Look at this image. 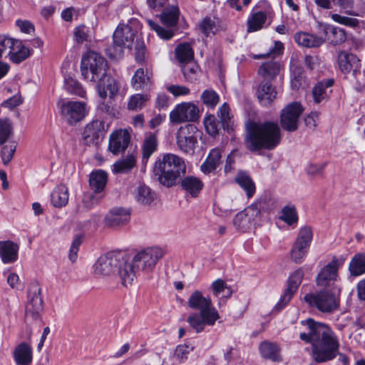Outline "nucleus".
<instances>
[{
    "label": "nucleus",
    "instance_id": "f257e3e1",
    "mask_svg": "<svg viewBox=\"0 0 365 365\" xmlns=\"http://www.w3.org/2000/svg\"><path fill=\"white\" fill-rule=\"evenodd\" d=\"M301 324L307 327L308 332L301 333L299 338L306 343L312 344L311 356L316 363H325L337 356L339 340L327 324L311 318L302 321Z\"/></svg>",
    "mask_w": 365,
    "mask_h": 365
},
{
    "label": "nucleus",
    "instance_id": "f03ea898",
    "mask_svg": "<svg viewBox=\"0 0 365 365\" xmlns=\"http://www.w3.org/2000/svg\"><path fill=\"white\" fill-rule=\"evenodd\" d=\"M281 138V130L277 123L253 122L247 128L245 145L252 152L261 149L272 150L279 144Z\"/></svg>",
    "mask_w": 365,
    "mask_h": 365
},
{
    "label": "nucleus",
    "instance_id": "7ed1b4c3",
    "mask_svg": "<svg viewBox=\"0 0 365 365\" xmlns=\"http://www.w3.org/2000/svg\"><path fill=\"white\" fill-rule=\"evenodd\" d=\"M187 304L191 309L200 311L199 313L190 314L187 319V323L197 333L202 331L206 325H215L220 318L211 298L209 296H204L198 289L190 294Z\"/></svg>",
    "mask_w": 365,
    "mask_h": 365
},
{
    "label": "nucleus",
    "instance_id": "20e7f679",
    "mask_svg": "<svg viewBox=\"0 0 365 365\" xmlns=\"http://www.w3.org/2000/svg\"><path fill=\"white\" fill-rule=\"evenodd\" d=\"M186 164L182 158L166 153L155 162L153 172L161 185L171 187L178 183L181 177L186 173Z\"/></svg>",
    "mask_w": 365,
    "mask_h": 365
},
{
    "label": "nucleus",
    "instance_id": "39448f33",
    "mask_svg": "<svg viewBox=\"0 0 365 365\" xmlns=\"http://www.w3.org/2000/svg\"><path fill=\"white\" fill-rule=\"evenodd\" d=\"M340 292L339 287H331L330 289L321 288L316 292L305 294L304 300L319 312L330 314L339 307Z\"/></svg>",
    "mask_w": 365,
    "mask_h": 365
},
{
    "label": "nucleus",
    "instance_id": "423d86ee",
    "mask_svg": "<svg viewBox=\"0 0 365 365\" xmlns=\"http://www.w3.org/2000/svg\"><path fill=\"white\" fill-rule=\"evenodd\" d=\"M108 64L106 59L99 53L89 51L81 59V71L83 78L91 82H96L107 73Z\"/></svg>",
    "mask_w": 365,
    "mask_h": 365
},
{
    "label": "nucleus",
    "instance_id": "0eeeda50",
    "mask_svg": "<svg viewBox=\"0 0 365 365\" xmlns=\"http://www.w3.org/2000/svg\"><path fill=\"white\" fill-rule=\"evenodd\" d=\"M135 31L128 24H120L113 34V44L106 48V53L113 59L121 58L123 48L129 47L133 42Z\"/></svg>",
    "mask_w": 365,
    "mask_h": 365
},
{
    "label": "nucleus",
    "instance_id": "6e6552de",
    "mask_svg": "<svg viewBox=\"0 0 365 365\" xmlns=\"http://www.w3.org/2000/svg\"><path fill=\"white\" fill-rule=\"evenodd\" d=\"M41 288L36 282L30 284L28 289V302L25 310V322L31 324L38 321L41 318V312L43 309V299L41 297Z\"/></svg>",
    "mask_w": 365,
    "mask_h": 365
},
{
    "label": "nucleus",
    "instance_id": "1a4fd4ad",
    "mask_svg": "<svg viewBox=\"0 0 365 365\" xmlns=\"http://www.w3.org/2000/svg\"><path fill=\"white\" fill-rule=\"evenodd\" d=\"M338 64L339 69L344 74L352 71V76L358 86L364 84V73L361 71L360 59L356 55L340 51L338 54Z\"/></svg>",
    "mask_w": 365,
    "mask_h": 365
},
{
    "label": "nucleus",
    "instance_id": "9d476101",
    "mask_svg": "<svg viewBox=\"0 0 365 365\" xmlns=\"http://www.w3.org/2000/svg\"><path fill=\"white\" fill-rule=\"evenodd\" d=\"M263 207L264 202L262 200L252 204L243 212H240L235 215L233 220L234 225L237 230L245 232L259 217V215Z\"/></svg>",
    "mask_w": 365,
    "mask_h": 365
},
{
    "label": "nucleus",
    "instance_id": "9b49d317",
    "mask_svg": "<svg viewBox=\"0 0 365 365\" xmlns=\"http://www.w3.org/2000/svg\"><path fill=\"white\" fill-rule=\"evenodd\" d=\"M163 252L159 247H150L137 253L133 261L138 270L150 272L163 257Z\"/></svg>",
    "mask_w": 365,
    "mask_h": 365
},
{
    "label": "nucleus",
    "instance_id": "f8f14e48",
    "mask_svg": "<svg viewBox=\"0 0 365 365\" xmlns=\"http://www.w3.org/2000/svg\"><path fill=\"white\" fill-rule=\"evenodd\" d=\"M303 110L304 108L299 102H292L287 105L280 115L282 128L289 132L295 131L298 128L299 120Z\"/></svg>",
    "mask_w": 365,
    "mask_h": 365
},
{
    "label": "nucleus",
    "instance_id": "ddd939ff",
    "mask_svg": "<svg viewBox=\"0 0 365 365\" xmlns=\"http://www.w3.org/2000/svg\"><path fill=\"white\" fill-rule=\"evenodd\" d=\"M199 118V109L192 103H182L170 113V120L174 124L195 121Z\"/></svg>",
    "mask_w": 365,
    "mask_h": 365
},
{
    "label": "nucleus",
    "instance_id": "4468645a",
    "mask_svg": "<svg viewBox=\"0 0 365 365\" xmlns=\"http://www.w3.org/2000/svg\"><path fill=\"white\" fill-rule=\"evenodd\" d=\"M60 108L63 118L70 125L81 120L86 115L85 103L80 101H62Z\"/></svg>",
    "mask_w": 365,
    "mask_h": 365
},
{
    "label": "nucleus",
    "instance_id": "2eb2a0df",
    "mask_svg": "<svg viewBox=\"0 0 365 365\" xmlns=\"http://www.w3.org/2000/svg\"><path fill=\"white\" fill-rule=\"evenodd\" d=\"M120 262V259L114 253L101 255L94 264L96 274L102 277L114 274Z\"/></svg>",
    "mask_w": 365,
    "mask_h": 365
},
{
    "label": "nucleus",
    "instance_id": "dca6fc26",
    "mask_svg": "<svg viewBox=\"0 0 365 365\" xmlns=\"http://www.w3.org/2000/svg\"><path fill=\"white\" fill-rule=\"evenodd\" d=\"M104 123L95 120L87 124L83 133V139L88 145H98L105 135Z\"/></svg>",
    "mask_w": 365,
    "mask_h": 365
},
{
    "label": "nucleus",
    "instance_id": "f3484780",
    "mask_svg": "<svg viewBox=\"0 0 365 365\" xmlns=\"http://www.w3.org/2000/svg\"><path fill=\"white\" fill-rule=\"evenodd\" d=\"M96 89L99 97L105 100L108 96L110 98L113 99L119 91V86L117 81L110 75L106 73L97 81Z\"/></svg>",
    "mask_w": 365,
    "mask_h": 365
},
{
    "label": "nucleus",
    "instance_id": "a211bd4d",
    "mask_svg": "<svg viewBox=\"0 0 365 365\" xmlns=\"http://www.w3.org/2000/svg\"><path fill=\"white\" fill-rule=\"evenodd\" d=\"M130 142V135L126 130H118L109 138V150L114 155L125 152Z\"/></svg>",
    "mask_w": 365,
    "mask_h": 365
},
{
    "label": "nucleus",
    "instance_id": "6ab92c4d",
    "mask_svg": "<svg viewBox=\"0 0 365 365\" xmlns=\"http://www.w3.org/2000/svg\"><path fill=\"white\" fill-rule=\"evenodd\" d=\"M337 265L335 261H332L322 269L319 273L316 282L321 288L330 289L331 287H338L335 284L337 277Z\"/></svg>",
    "mask_w": 365,
    "mask_h": 365
},
{
    "label": "nucleus",
    "instance_id": "aec40b11",
    "mask_svg": "<svg viewBox=\"0 0 365 365\" xmlns=\"http://www.w3.org/2000/svg\"><path fill=\"white\" fill-rule=\"evenodd\" d=\"M130 216L128 210L122 207H114L105 216L104 223L107 227L115 228L128 223Z\"/></svg>",
    "mask_w": 365,
    "mask_h": 365
},
{
    "label": "nucleus",
    "instance_id": "412c9836",
    "mask_svg": "<svg viewBox=\"0 0 365 365\" xmlns=\"http://www.w3.org/2000/svg\"><path fill=\"white\" fill-rule=\"evenodd\" d=\"M137 267L132 260L128 262L122 258L118 266V274L120 279L122 285L124 287L131 286L137 278Z\"/></svg>",
    "mask_w": 365,
    "mask_h": 365
},
{
    "label": "nucleus",
    "instance_id": "4be33fe9",
    "mask_svg": "<svg viewBox=\"0 0 365 365\" xmlns=\"http://www.w3.org/2000/svg\"><path fill=\"white\" fill-rule=\"evenodd\" d=\"M13 357L16 365H30L33 361V348L31 342L22 341L14 349Z\"/></svg>",
    "mask_w": 365,
    "mask_h": 365
},
{
    "label": "nucleus",
    "instance_id": "5701e85b",
    "mask_svg": "<svg viewBox=\"0 0 365 365\" xmlns=\"http://www.w3.org/2000/svg\"><path fill=\"white\" fill-rule=\"evenodd\" d=\"M19 245L10 240L0 241V257L4 264L14 263L18 259Z\"/></svg>",
    "mask_w": 365,
    "mask_h": 365
},
{
    "label": "nucleus",
    "instance_id": "b1692460",
    "mask_svg": "<svg viewBox=\"0 0 365 365\" xmlns=\"http://www.w3.org/2000/svg\"><path fill=\"white\" fill-rule=\"evenodd\" d=\"M256 95L261 104L268 106L275 99L277 91L270 82L262 81L257 87Z\"/></svg>",
    "mask_w": 365,
    "mask_h": 365
},
{
    "label": "nucleus",
    "instance_id": "393cba45",
    "mask_svg": "<svg viewBox=\"0 0 365 365\" xmlns=\"http://www.w3.org/2000/svg\"><path fill=\"white\" fill-rule=\"evenodd\" d=\"M182 189L192 197L198 195L203 187V183L200 179L194 176H186L179 180Z\"/></svg>",
    "mask_w": 365,
    "mask_h": 365
},
{
    "label": "nucleus",
    "instance_id": "a878e982",
    "mask_svg": "<svg viewBox=\"0 0 365 365\" xmlns=\"http://www.w3.org/2000/svg\"><path fill=\"white\" fill-rule=\"evenodd\" d=\"M136 163L137 158L135 154L128 155L114 163L112 171L114 174L129 173L135 167Z\"/></svg>",
    "mask_w": 365,
    "mask_h": 365
},
{
    "label": "nucleus",
    "instance_id": "bb28decb",
    "mask_svg": "<svg viewBox=\"0 0 365 365\" xmlns=\"http://www.w3.org/2000/svg\"><path fill=\"white\" fill-rule=\"evenodd\" d=\"M222 149L215 148L211 150L205 161L201 165V170L205 173L214 171L220 164Z\"/></svg>",
    "mask_w": 365,
    "mask_h": 365
},
{
    "label": "nucleus",
    "instance_id": "cd10ccee",
    "mask_svg": "<svg viewBox=\"0 0 365 365\" xmlns=\"http://www.w3.org/2000/svg\"><path fill=\"white\" fill-rule=\"evenodd\" d=\"M294 38L298 45L307 48L319 47L324 42L323 38L306 32H298Z\"/></svg>",
    "mask_w": 365,
    "mask_h": 365
},
{
    "label": "nucleus",
    "instance_id": "c85d7f7f",
    "mask_svg": "<svg viewBox=\"0 0 365 365\" xmlns=\"http://www.w3.org/2000/svg\"><path fill=\"white\" fill-rule=\"evenodd\" d=\"M280 70V63L271 61L263 63L258 69V73L264 78V81H272L279 75Z\"/></svg>",
    "mask_w": 365,
    "mask_h": 365
},
{
    "label": "nucleus",
    "instance_id": "c756f323",
    "mask_svg": "<svg viewBox=\"0 0 365 365\" xmlns=\"http://www.w3.org/2000/svg\"><path fill=\"white\" fill-rule=\"evenodd\" d=\"M15 45L12 46V51L9 55V58L14 63H19L26 59L31 53L29 48L26 47L22 41L16 39Z\"/></svg>",
    "mask_w": 365,
    "mask_h": 365
},
{
    "label": "nucleus",
    "instance_id": "7c9ffc66",
    "mask_svg": "<svg viewBox=\"0 0 365 365\" xmlns=\"http://www.w3.org/2000/svg\"><path fill=\"white\" fill-rule=\"evenodd\" d=\"M107 180V173L102 170H98L91 173L89 178V185L91 188L96 193L101 192L105 188Z\"/></svg>",
    "mask_w": 365,
    "mask_h": 365
},
{
    "label": "nucleus",
    "instance_id": "2f4dec72",
    "mask_svg": "<svg viewBox=\"0 0 365 365\" xmlns=\"http://www.w3.org/2000/svg\"><path fill=\"white\" fill-rule=\"evenodd\" d=\"M151 74L143 68H138L131 79V86L135 90H141L151 84Z\"/></svg>",
    "mask_w": 365,
    "mask_h": 365
},
{
    "label": "nucleus",
    "instance_id": "473e14b6",
    "mask_svg": "<svg viewBox=\"0 0 365 365\" xmlns=\"http://www.w3.org/2000/svg\"><path fill=\"white\" fill-rule=\"evenodd\" d=\"M68 190L64 185L57 186L51 194V203L56 207L66 206L68 202Z\"/></svg>",
    "mask_w": 365,
    "mask_h": 365
},
{
    "label": "nucleus",
    "instance_id": "72a5a7b5",
    "mask_svg": "<svg viewBox=\"0 0 365 365\" xmlns=\"http://www.w3.org/2000/svg\"><path fill=\"white\" fill-rule=\"evenodd\" d=\"M259 351L264 358L269 359L274 361L281 360L280 349L275 343L264 341L259 346Z\"/></svg>",
    "mask_w": 365,
    "mask_h": 365
},
{
    "label": "nucleus",
    "instance_id": "f704fd0d",
    "mask_svg": "<svg viewBox=\"0 0 365 365\" xmlns=\"http://www.w3.org/2000/svg\"><path fill=\"white\" fill-rule=\"evenodd\" d=\"M158 148V139L155 134L146 133L142 144V155L143 159L148 160Z\"/></svg>",
    "mask_w": 365,
    "mask_h": 365
},
{
    "label": "nucleus",
    "instance_id": "c9c22d12",
    "mask_svg": "<svg viewBox=\"0 0 365 365\" xmlns=\"http://www.w3.org/2000/svg\"><path fill=\"white\" fill-rule=\"evenodd\" d=\"M197 143V138L194 135H185L180 133L177 138V144L178 148L184 153L188 154L194 153L196 144Z\"/></svg>",
    "mask_w": 365,
    "mask_h": 365
},
{
    "label": "nucleus",
    "instance_id": "e433bc0d",
    "mask_svg": "<svg viewBox=\"0 0 365 365\" xmlns=\"http://www.w3.org/2000/svg\"><path fill=\"white\" fill-rule=\"evenodd\" d=\"M235 181L246 192L248 198L253 196L256 190L255 184L247 173H239L235 178Z\"/></svg>",
    "mask_w": 365,
    "mask_h": 365
},
{
    "label": "nucleus",
    "instance_id": "4c0bfd02",
    "mask_svg": "<svg viewBox=\"0 0 365 365\" xmlns=\"http://www.w3.org/2000/svg\"><path fill=\"white\" fill-rule=\"evenodd\" d=\"M135 197L140 204L148 205L155 199V194L149 187L141 185L138 187Z\"/></svg>",
    "mask_w": 365,
    "mask_h": 365
},
{
    "label": "nucleus",
    "instance_id": "58836bf2",
    "mask_svg": "<svg viewBox=\"0 0 365 365\" xmlns=\"http://www.w3.org/2000/svg\"><path fill=\"white\" fill-rule=\"evenodd\" d=\"M349 269L351 275L355 277L365 273V254L355 255L349 263Z\"/></svg>",
    "mask_w": 365,
    "mask_h": 365
},
{
    "label": "nucleus",
    "instance_id": "ea45409f",
    "mask_svg": "<svg viewBox=\"0 0 365 365\" xmlns=\"http://www.w3.org/2000/svg\"><path fill=\"white\" fill-rule=\"evenodd\" d=\"M327 41L332 45H339L346 39L344 29L339 27H329L326 30Z\"/></svg>",
    "mask_w": 365,
    "mask_h": 365
},
{
    "label": "nucleus",
    "instance_id": "a19ab883",
    "mask_svg": "<svg viewBox=\"0 0 365 365\" xmlns=\"http://www.w3.org/2000/svg\"><path fill=\"white\" fill-rule=\"evenodd\" d=\"M211 289L215 297L219 299L229 298L232 292L230 287L222 279H218L211 284Z\"/></svg>",
    "mask_w": 365,
    "mask_h": 365
},
{
    "label": "nucleus",
    "instance_id": "79ce46f5",
    "mask_svg": "<svg viewBox=\"0 0 365 365\" xmlns=\"http://www.w3.org/2000/svg\"><path fill=\"white\" fill-rule=\"evenodd\" d=\"M200 31L206 36L217 33L220 28V21L217 19L213 17H205L199 24Z\"/></svg>",
    "mask_w": 365,
    "mask_h": 365
},
{
    "label": "nucleus",
    "instance_id": "37998d69",
    "mask_svg": "<svg viewBox=\"0 0 365 365\" xmlns=\"http://www.w3.org/2000/svg\"><path fill=\"white\" fill-rule=\"evenodd\" d=\"M179 9L176 6H172L163 10L160 14V19L167 26H174L177 24L179 18Z\"/></svg>",
    "mask_w": 365,
    "mask_h": 365
},
{
    "label": "nucleus",
    "instance_id": "c03bdc74",
    "mask_svg": "<svg viewBox=\"0 0 365 365\" xmlns=\"http://www.w3.org/2000/svg\"><path fill=\"white\" fill-rule=\"evenodd\" d=\"M267 20L266 14L262 11L252 14L247 20V31L254 32L262 28Z\"/></svg>",
    "mask_w": 365,
    "mask_h": 365
},
{
    "label": "nucleus",
    "instance_id": "a18cd8bd",
    "mask_svg": "<svg viewBox=\"0 0 365 365\" xmlns=\"http://www.w3.org/2000/svg\"><path fill=\"white\" fill-rule=\"evenodd\" d=\"M175 53L177 59L182 64L192 61L194 57V51L189 43L179 45Z\"/></svg>",
    "mask_w": 365,
    "mask_h": 365
},
{
    "label": "nucleus",
    "instance_id": "49530a36",
    "mask_svg": "<svg viewBox=\"0 0 365 365\" xmlns=\"http://www.w3.org/2000/svg\"><path fill=\"white\" fill-rule=\"evenodd\" d=\"M14 135L13 124L9 118H0V145L6 143Z\"/></svg>",
    "mask_w": 365,
    "mask_h": 365
},
{
    "label": "nucleus",
    "instance_id": "de8ad7c7",
    "mask_svg": "<svg viewBox=\"0 0 365 365\" xmlns=\"http://www.w3.org/2000/svg\"><path fill=\"white\" fill-rule=\"evenodd\" d=\"M150 96L148 94H135L130 96L128 108L131 110H139L142 109L150 100Z\"/></svg>",
    "mask_w": 365,
    "mask_h": 365
},
{
    "label": "nucleus",
    "instance_id": "09e8293b",
    "mask_svg": "<svg viewBox=\"0 0 365 365\" xmlns=\"http://www.w3.org/2000/svg\"><path fill=\"white\" fill-rule=\"evenodd\" d=\"M279 218L288 225L297 224L298 222V215L295 207L289 205L284 206L282 210Z\"/></svg>",
    "mask_w": 365,
    "mask_h": 365
},
{
    "label": "nucleus",
    "instance_id": "8fccbe9b",
    "mask_svg": "<svg viewBox=\"0 0 365 365\" xmlns=\"http://www.w3.org/2000/svg\"><path fill=\"white\" fill-rule=\"evenodd\" d=\"M313 238L312 230L309 226L302 227L294 242L309 247Z\"/></svg>",
    "mask_w": 365,
    "mask_h": 365
},
{
    "label": "nucleus",
    "instance_id": "3c124183",
    "mask_svg": "<svg viewBox=\"0 0 365 365\" xmlns=\"http://www.w3.org/2000/svg\"><path fill=\"white\" fill-rule=\"evenodd\" d=\"M309 247H304V245L294 242L290 255L291 259L297 264L302 262L304 258L307 255Z\"/></svg>",
    "mask_w": 365,
    "mask_h": 365
},
{
    "label": "nucleus",
    "instance_id": "603ef678",
    "mask_svg": "<svg viewBox=\"0 0 365 365\" xmlns=\"http://www.w3.org/2000/svg\"><path fill=\"white\" fill-rule=\"evenodd\" d=\"M16 38L0 35V58L5 56L9 57V53L12 51V46L15 44Z\"/></svg>",
    "mask_w": 365,
    "mask_h": 365
},
{
    "label": "nucleus",
    "instance_id": "864d4df0",
    "mask_svg": "<svg viewBox=\"0 0 365 365\" xmlns=\"http://www.w3.org/2000/svg\"><path fill=\"white\" fill-rule=\"evenodd\" d=\"M201 100L207 107L213 108L219 103L220 97L215 91L207 89L202 93Z\"/></svg>",
    "mask_w": 365,
    "mask_h": 365
},
{
    "label": "nucleus",
    "instance_id": "5fc2aeb1",
    "mask_svg": "<svg viewBox=\"0 0 365 365\" xmlns=\"http://www.w3.org/2000/svg\"><path fill=\"white\" fill-rule=\"evenodd\" d=\"M16 148L15 142L8 141L1 150V157L4 165H7L13 158Z\"/></svg>",
    "mask_w": 365,
    "mask_h": 365
},
{
    "label": "nucleus",
    "instance_id": "6e6d98bb",
    "mask_svg": "<svg viewBox=\"0 0 365 365\" xmlns=\"http://www.w3.org/2000/svg\"><path fill=\"white\" fill-rule=\"evenodd\" d=\"M330 17L334 22L351 28L357 27L359 24V21L357 19L339 14H331Z\"/></svg>",
    "mask_w": 365,
    "mask_h": 365
},
{
    "label": "nucleus",
    "instance_id": "4d7b16f0",
    "mask_svg": "<svg viewBox=\"0 0 365 365\" xmlns=\"http://www.w3.org/2000/svg\"><path fill=\"white\" fill-rule=\"evenodd\" d=\"M83 242V236L78 235H76L74 239L73 240L70 249L68 258L69 260L72 262H75L78 258V252L79 251V247Z\"/></svg>",
    "mask_w": 365,
    "mask_h": 365
},
{
    "label": "nucleus",
    "instance_id": "13d9d810",
    "mask_svg": "<svg viewBox=\"0 0 365 365\" xmlns=\"http://www.w3.org/2000/svg\"><path fill=\"white\" fill-rule=\"evenodd\" d=\"M333 3L335 6H339L344 14L350 16L357 15L354 10V0H333Z\"/></svg>",
    "mask_w": 365,
    "mask_h": 365
},
{
    "label": "nucleus",
    "instance_id": "bf43d9fd",
    "mask_svg": "<svg viewBox=\"0 0 365 365\" xmlns=\"http://www.w3.org/2000/svg\"><path fill=\"white\" fill-rule=\"evenodd\" d=\"M304 277L303 270L299 268L294 272L288 279V288L297 291Z\"/></svg>",
    "mask_w": 365,
    "mask_h": 365
},
{
    "label": "nucleus",
    "instance_id": "052dcab7",
    "mask_svg": "<svg viewBox=\"0 0 365 365\" xmlns=\"http://www.w3.org/2000/svg\"><path fill=\"white\" fill-rule=\"evenodd\" d=\"M204 125L207 133L211 136H216L218 134V122L216 118L210 115L205 118Z\"/></svg>",
    "mask_w": 365,
    "mask_h": 365
},
{
    "label": "nucleus",
    "instance_id": "680f3d73",
    "mask_svg": "<svg viewBox=\"0 0 365 365\" xmlns=\"http://www.w3.org/2000/svg\"><path fill=\"white\" fill-rule=\"evenodd\" d=\"M217 115L221 120L223 128L228 130L230 128L231 116L230 114L229 106L226 103H223L219 108Z\"/></svg>",
    "mask_w": 365,
    "mask_h": 365
},
{
    "label": "nucleus",
    "instance_id": "e2e57ef3",
    "mask_svg": "<svg viewBox=\"0 0 365 365\" xmlns=\"http://www.w3.org/2000/svg\"><path fill=\"white\" fill-rule=\"evenodd\" d=\"M146 21L150 29L155 31L160 38L168 40L173 36V32L171 30H167L162 28L158 24L150 19H147Z\"/></svg>",
    "mask_w": 365,
    "mask_h": 365
},
{
    "label": "nucleus",
    "instance_id": "0e129e2a",
    "mask_svg": "<svg viewBox=\"0 0 365 365\" xmlns=\"http://www.w3.org/2000/svg\"><path fill=\"white\" fill-rule=\"evenodd\" d=\"M181 70L184 74V76L187 80L192 81L195 78V76L198 71V66L192 61H190L189 62L182 63Z\"/></svg>",
    "mask_w": 365,
    "mask_h": 365
},
{
    "label": "nucleus",
    "instance_id": "69168bd1",
    "mask_svg": "<svg viewBox=\"0 0 365 365\" xmlns=\"http://www.w3.org/2000/svg\"><path fill=\"white\" fill-rule=\"evenodd\" d=\"M314 101L316 103H321L327 96V91L324 82L317 83L312 90Z\"/></svg>",
    "mask_w": 365,
    "mask_h": 365
},
{
    "label": "nucleus",
    "instance_id": "338daca9",
    "mask_svg": "<svg viewBox=\"0 0 365 365\" xmlns=\"http://www.w3.org/2000/svg\"><path fill=\"white\" fill-rule=\"evenodd\" d=\"M194 347L191 344L186 343L178 345L175 351V356L180 361L187 359V355L193 350Z\"/></svg>",
    "mask_w": 365,
    "mask_h": 365
},
{
    "label": "nucleus",
    "instance_id": "774afa93",
    "mask_svg": "<svg viewBox=\"0 0 365 365\" xmlns=\"http://www.w3.org/2000/svg\"><path fill=\"white\" fill-rule=\"evenodd\" d=\"M167 90L175 97L188 95L190 91L189 88L180 85H170Z\"/></svg>",
    "mask_w": 365,
    "mask_h": 365
}]
</instances>
